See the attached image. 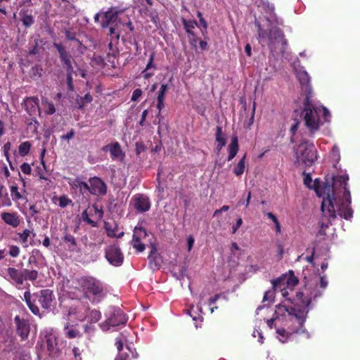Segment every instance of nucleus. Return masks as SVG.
Instances as JSON below:
<instances>
[{"label":"nucleus","instance_id":"22","mask_svg":"<svg viewBox=\"0 0 360 360\" xmlns=\"http://www.w3.org/2000/svg\"><path fill=\"white\" fill-rule=\"evenodd\" d=\"M20 20L23 26L26 28L30 27L35 22L32 11L29 9H21L19 12Z\"/></svg>","mask_w":360,"mask_h":360},{"label":"nucleus","instance_id":"60","mask_svg":"<svg viewBox=\"0 0 360 360\" xmlns=\"http://www.w3.org/2000/svg\"><path fill=\"white\" fill-rule=\"evenodd\" d=\"M72 353L76 360H82L80 350L78 347H74L72 349Z\"/></svg>","mask_w":360,"mask_h":360},{"label":"nucleus","instance_id":"8","mask_svg":"<svg viewBox=\"0 0 360 360\" xmlns=\"http://www.w3.org/2000/svg\"><path fill=\"white\" fill-rule=\"evenodd\" d=\"M118 12L112 8L103 12V20H101V26L103 28L109 27L110 34H115L117 40L119 39L120 32L118 25Z\"/></svg>","mask_w":360,"mask_h":360},{"label":"nucleus","instance_id":"21","mask_svg":"<svg viewBox=\"0 0 360 360\" xmlns=\"http://www.w3.org/2000/svg\"><path fill=\"white\" fill-rule=\"evenodd\" d=\"M24 300L30 309V310L37 316H40V310L36 304V299L34 297V293L31 295L30 291H25L24 292Z\"/></svg>","mask_w":360,"mask_h":360},{"label":"nucleus","instance_id":"64","mask_svg":"<svg viewBox=\"0 0 360 360\" xmlns=\"http://www.w3.org/2000/svg\"><path fill=\"white\" fill-rule=\"evenodd\" d=\"M115 360H129V355L127 354H120Z\"/></svg>","mask_w":360,"mask_h":360},{"label":"nucleus","instance_id":"44","mask_svg":"<svg viewBox=\"0 0 360 360\" xmlns=\"http://www.w3.org/2000/svg\"><path fill=\"white\" fill-rule=\"evenodd\" d=\"M82 218L84 221L87 224L91 225L93 227H96L97 226V222L91 220L89 217L86 210H84L82 213Z\"/></svg>","mask_w":360,"mask_h":360},{"label":"nucleus","instance_id":"20","mask_svg":"<svg viewBox=\"0 0 360 360\" xmlns=\"http://www.w3.org/2000/svg\"><path fill=\"white\" fill-rule=\"evenodd\" d=\"M25 110L30 115L33 116L39 112V99L37 97H27L23 103Z\"/></svg>","mask_w":360,"mask_h":360},{"label":"nucleus","instance_id":"26","mask_svg":"<svg viewBox=\"0 0 360 360\" xmlns=\"http://www.w3.org/2000/svg\"><path fill=\"white\" fill-rule=\"evenodd\" d=\"M297 79L300 81V84L304 88L305 87L306 94L310 91L311 95L312 94L311 89L309 86L310 77L306 71H300L297 74Z\"/></svg>","mask_w":360,"mask_h":360},{"label":"nucleus","instance_id":"57","mask_svg":"<svg viewBox=\"0 0 360 360\" xmlns=\"http://www.w3.org/2000/svg\"><path fill=\"white\" fill-rule=\"evenodd\" d=\"M294 121H295V122L291 126L290 129V131L292 136H294L296 134L298 127H299V124H300V122L298 120L295 119Z\"/></svg>","mask_w":360,"mask_h":360},{"label":"nucleus","instance_id":"12","mask_svg":"<svg viewBox=\"0 0 360 360\" xmlns=\"http://www.w3.org/2000/svg\"><path fill=\"white\" fill-rule=\"evenodd\" d=\"M14 322L16 327V333L21 338L25 340L28 338L30 331V325L28 320L20 318V316H15Z\"/></svg>","mask_w":360,"mask_h":360},{"label":"nucleus","instance_id":"16","mask_svg":"<svg viewBox=\"0 0 360 360\" xmlns=\"http://www.w3.org/2000/svg\"><path fill=\"white\" fill-rule=\"evenodd\" d=\"M101 150L103 152L109 151L112 160H122L125 157V153L117 141L103 146Z\"/></svg>","mask_w":360,"mask_h":360},{"label":"nucleus","instance_id":"58","mask_svg":"<svg viewBox=\"0 0 360 360\" xmlns=\"http://www.w3.org/2000/svg\"><path fill=\"white\" fill-rule=\"evenodd\" d=\"M75 131L73 129H71L70 130V131H68L66 134H64L63 136H60V139L62 140H70L71 139H72L75 136Z\"/></svg>","mask_w":360,"mask_h":360},{"label":"nucleus","instance_id":"30","mask_svg":"<svg viewBox=\"0 0 360 360\" xmlns=\"http://www.w3.org/2000/svg\"><path fill=\"white\" fill-rule=\"evenodd\" d=\"M64 332L65 336L70 339L80 338L82 336L80 331L73 326H70L69 323H67L64 326Z\"/></svg>","mask_w":360,"mask_h":360},{"label":"nucleus","instance_id":"3","mask_svg":"<svg viewBox=\"0 0 360 360\" xmlns=\"http://www.w3.org/2000/svg\"><path fill=\"white\" fill-rule=\"evenodd\" d=\"M77 283L84 297L92 303H98L103 299V285L97 278L89 276H82L77 279Z\"/></svg>","mask_w":360,"mask_h":360},{"label":"nucleus","instance_id":"17","mask_svg":"<svg viewBox=\"0 0 360 360\" xmlns=\"http://www.w3.org/2000/svg\"><path fill=\"white\" fill-rule=\"evenodd\" d=\"M132 200L134 201V207L139 212H145L150 208V201L149 198L142 193L135 195Z\"/></svg>","mask_w":360,"mask_h":360},{"label":"nucleus","instance_id":"52","mask_svg":"<svg viewBox=\"0 0 360 360\" xmlns=\"http://www.w3.org/2000/svg\"><path fill=\"white\" fill-rule=\"evenodd\" d=\"M20 169L25 174H30L32 172L30 165L27 162H24L21 165Z\"/></svg>","mask_w":360,"mask_h":360},{"label":"nucleus","instance_id":"50","mask_svg":"<svg viewBox=\"0 0 360 360\" xmlns=\"http://www.w3.org/2000/svg\"><path fill=\"white\" fill-rule=\"evenodd\" d=\"M67 72V83L68 86V89L71 91L73 90V80H72V73L73 72H70L69 70H66Z\"/></svg>","mask_w":360,"mask_h":360},{"label":"nucleus","instance_id":"40","mask_svg":"<svg viewBox=\"0 0 360 360\" xmlns=\"http://www.w3.org/2000/svg\"><path fill=\"white\" fill-rule=\"evenodd\" d=\"M11 193L12 198L14 201L19 200L23 198L22 195L18 191V187L17 185H12L11 186Z\"/></svg>","mask_w":360,"mask_h":360},{"label":"nucleus","instance_id":"31","mask_svg":"<svg viewBox=\"0 0 360 360\" xmlns=\"http://www.w3.org/2000/svg\"><path fill=\"white\" fill-rule=\"evenodd\" d=\"M104 229L108 237L115 238L117 236L118 225L115 221H105Z\"/></svg>","mask_w":360,"mask_h":360},{"label":"nucleus","instance_id":"63","mask_svg":"<svg viewBox=\"0 0 360 360\" xmlns=\"http://www.w3.org/2000/svg\"><path fill=\"white\" fill-rule=\"evenodd\" d=\"M1 204H2L3 206H7V207H10L12 205L11 201L9 197H8V193L5 194L4 198V200H3Z\"/></svg>","mask_w":360,"mask_h":360},{"label":"nucleus","instance_id":"25","mask_svg":"<svg viewBox=\"0 0 360 360\" xmlns=\"http://www.w3.org/2000/svg\"><path fill=\"white\" fill-rule=\"evenodd\" d=\"M63 241L67 245L70 252H78L77 242L74 236L66 233L62 238Z\"/></svg>","mask_w":360,"mask_h":360},{"label":"nucleus","instance_id":"42","mask_svg":"<svg viewBox=\"0 0 360 360\" xmlns=\"http://www.w3.org/2000/svg\"><path fill=\"white\" fill-rule=\"evenodd\" d=\"M276 288H272L271 290L265 292L263 297V302H273L275 296Z\"/></svg>","mask_w":360,"mask_h":360},{"label":"nucleus","instance_id":"47","mask_svg":"<svg viewBox=\"0 0 360 360\" xmlns=\"http://www.w3.org/2000/svg\"><path fill=\"white\" fill-rule=\"evenodd\" d=\"M154 58H155V53H151L150 55V57H149V60L146 65V67L145 70L142 72V73L146 72V71H148V70H150L151 68H153V69L156 68V65L153 63Z\"/></svg>","mask_w":360,"mask_h":360},{"label":"nucleus","instance_id":"38","mask_svg":"<svg viewBox=\"0 0 360 360\" xmlns=\"http://www.w3.org/2000/svg\"><path fill=\"white\" fill-rule=\"evenodd\" d=\"M109 52L107 53L106 60L108 62L114 63V60L115 58L116 54L117 53V51L112 47V41L108 44Z\"/></svg>","mask_w":360,"mask_h":360},{"label":"nucleus","instance_id":"39","mask_svg":"<svg viewBox=\"0 0 360 360\" xmlns=\"http://www.w3.org/2000/svg\"><path fill=\"white\" fill-rule=\"evenodd\" d=\"M25 280L34 281L38 277V271L37 270L24 269Z\"/></svg>","mask_w":360,"mask_h":360},{"label":"nucleus","instance_id":"4","mask_svg":"<svg viewBox=\"0 0 360 360\" xmlns=\"http://www.w3.org/2000/svg\"><path fill=\"white\" fill-rule=\"evenodd\" d=\"M318 110L311 103V92L309 91L304 101V109L302 115L303 116L305 126L311 134L316 131L320 127Z\"/></svg>","mask_w":360,"mask_h":360},{"label":"nucleus","instance_id":"29","mask_svg":"<svg viewBox=\"0 0 360 360\" xmlns=\"http://www.w3.org/2000/svg\"><path fill=\"white\" fill-rule=\"evenodd\" d=\"M292 330H295V328L290 327L288 328V330H286L285 328H277L276 333L278 335L279 340L283 343L286 342L291 335L296 333L295 332H292Z\"/></svg>","mask_w":360,"mask_h":360},{"label":"nucleus","instance_id":"36","mask_svg":"<svg viewBox=\"0 0 360 360\" xmlns=\"http://www.w3.org/2000/svg\"><path fill=\"white\" fill-rule=\"evenodd\" d=\"M101 317V314L100 311L94 309L91 311L87 316L88 321L90 323H96L98 322Z\"/></svg>","mask_w":360,"mask_h":360},{"label":"nucleus","instance_id":"46","mask_svg":"<svg viewBox=\"0 0 360 360\" xmlns=\"http://www.w3.org/2000/svg\"><path fill=\"white\" fill-rule=\"evenodd\" d=\"M43 69L39 65L33 66L31 69V74L32 77H40L42 74Z\"/></svg>","mask_w":360,"mask_h":360},{"label":"nucleus","instance_id":"18","mask_svg":"<svg viewBox=\"0 0 360 360\" xmlns=\"http://www.w3.org/2000/svg\"><path fill=\"white\" fill-rule=\"evenodd\" d=\"M126 322V316L120 309L115 310L106 320V323L113 327L124 325Z\"/></svg>","mask_w":360,"mask_h":360},{"label":"nucleus","instance_id":"41","mask_svg":"<svg viewBox=\"0 0 360 360\" xmlns=\"http://www.w3.org/2000/svg\"><path fill=\"white\" fill-rule=\"evenodd\" d=\"M46 342L48 350L49 352H53L54 350L55 346L57 345L56 338L54 336L50 335L46 338Z\"/></svg>","mask_w":360,"mask_h":360},{"label":"nucleus","instance_id":"10","mask_svg":"<svg viewBox=\"0 0 360 360\" xmlns=\"http://www.w3.org/2000/svg\"><path fill=\"white\" fill-rule=\"evenodd\" d=\"M271 283L274 288H279L285 283L288 288H292L298 284L299 280L295 276L293 271L290 270L288 274H283L279 278L272 280Z\"/></svg>","mask_w":360,"mask_h":360},{"label":"nucleus","instance_id":"14","mask_svg":"<svg viewBox=\"0 0 360 360\" xmlns=\"http://www.w3.org/2000/svg\"><path fill=\"white\" fill-rule=\"evenodd\" d=\"M89 193L94 195H105L107 193V186L99 177L94 176L89 179Z\"/></svg>","mask_w":360,"mask_h":360},{"label":"nucleus","instance_id":"7","mask_svg":"<svg viewBox=\"0 0 360 360\" xmlns=\"http://www.w3.org/2000/svg\"><path fill=\"white\" fill-rule=\"evenodd\" d=\"M321 295L320 291L311 285H305L295 293L293 299L295 304L302 307H308L311 304L312 298L315 299Z\"/></svg>","mask_w":360,"mask_h":360},{"label":"nucleus","instance_id":"45","mask_svg":"<svg viewBox=\"0 0 360 360\" xmlns=\"http://www.w3.org/2000/svg\"><path fill=\"white\" fill-rule=\"evenodd\" d=\"M59 206L62 208L67 207L69 204L72 203V200L66 195H62L58 199Z\"/></svg>","mask_w":360,"mask_h":360},{"label":"nucleus","instance_id":"33","mask_svg":"<svg viewBox=\"0 0 360 360\" xmlns=\"http://www.w3.org/2000/svg\"><path fill=\"white\" fill-rule=\"evenodd\" d=\"M246 155H244L243 157L239 160L237 165L233 169V173L237 176H241L245 168V160Z\"/></svg>","mask_w":360,"mask_h":360},{"label":"nucleus","instance_id":"59","mask_svg":"<svg viewBox=\"0 0 360 360\" xmlns=\"http://www.w3.org/2000/svg\"><path fill=\"white\" fill-rule=\"evenodd\" d=\"M243 224V219L241 217H239L237 220H236V222L234 225H233L232 226V233H235L237 230L239 229V227L242 225Z\"/></svg>","mask_w":360,"mask_h":360},{"label":"nucleus","instance_id":"9","mask_svg":"<svg viewBox=\"0 0 360 360\" xmlns=\"http://www.w3.org/2000/svg\"><path fill=\"white\" fill-rule=\"evenodd\" d=\"M105 257L110 264L115 266H121L124 261L123 254L119 246L116 244L106 247L105 250Z\"/></svg>","mask_w":360,"mask_h":360},{"label":"nucleus","instance_id":"6","mask_svg":"<svg viewBox=\"0 0 360 360\" xmlns=\"http://www.w3.org/2000/svg\"><path fill=\"white\" fill-rule=\"evenodd\" d=\"M278 310L284 311L288 313V314L294 318L298 323V326L295 328V332L297 333H302L305 331L304 328V324L306 321L307 315L309 312L307 307H303V309H297L292 307H287L285 305L278 304L277 306Z\"/></svg>","mask_w":360,"mask_h":360},{"label":"nucleus","instance_id":"54","mask_svg":"<svg viewBox=\"0 0 360 360\" xmlns=\"http://www.w3.org/2000/svg\"><path fill=\"white\" fill-rule=\"evenodd\" d=\"M142 95V90L141 89H136L131 95V101H136Z\"/></svg>","mask_w":360,"mask_h":360},{"label":"nucleus","instance_id":"49","mask_svg":"<svg viewBox=\"0 0 360 360\" xmlns=\"http://www.w3.org/2000/svg\"><path fill=\"white\" fill-rule=\"evenodd\" d=\"M20 248L17 245H11L9 247L8 254L12 257H17L20 254Z\"/></svg>","mask_w":360,"mask_h":360},{"label":"nucleus","instance_id":"5","mask_svg":"<svg viewBox=\"0 0 360 360\" xmlns=\"http://www.w3.org/2000/svg\"><path fill=\"white\" fill-rule=\"evenodd\" d=\"M295 156V165L297 167H310L316 159V149L313 143L304 142L298 146Z\"/></svg>","mask_w":360,"mask_h":360},{"label":"nucleus","instance_id":"11","mask_svg":"<svg viewBox=\"0 0 360 360\" xmlns=\"http://www.w3.org/2000/svg\"><path fill=\"white\" fill-rule=\"evenodd\" d=\"M53 46L56 49L59 54V58L66 70L74 72L72 60V57L70 52L65 50V48L61 44L53 43Z\"/></svg>","mask_w":360,"mask_h":360},{"label":"nucleus","instance_id":"13","mask_svg":"<svg viewBox=\"0 0 360 360\" xmlns=\"http://www.w3.org/2000/svg\"><path fill=\"white\" fill-rule=\"evenodd\" d=\"M34 297L36 303L39 302L43 309H48L51 306L54 296L51 290L44 289L41 290L39 293H34Z\"/></svg>","mask_w":360,"mask_h":360},{"label":"nucleus","instance_id":"19","mask_svg":"<svg viewBox=\"0 0 360 360\" xmlns=\"http://www.w3.org/2000/svg\"><path fill=\"white\" fill-rule=\"evenodd\" d=\"M7 274L9 278L17 285H22L25 281L24 269H18L14 267H8Z\"/></svg>","mask_w":360,"mask_h":360},{"label":"nucleus","instance_id":"37","mask_svg":"<svg viewBox=\"0 0 360 360\" xmlns=\"http://www.w3.org/2000/svg\"><path fill=\"white\" fill-rule=\"evenodd\" d=\"M42 105L44 108V112L46 115H53L56 112V108L53 103L50 101H43Z\"/></svg>","mask_w":360,"mask_h":360},{"label":"nucleus","instance_id":"27","mask_svg":"<svg viewBox=\"0 0 360 360\" xmlns=\"http://www.w3.org/2000/svg\"><path fill=\"white\" fill-rule=\"evenodd\" d=\"M215 136L216 141L217 142L216 149L217 150L218 152H219L226 143V140L224 135L223 134L221 127L217 126Z\"/></svg>","mask_w":360,"mask_h":360},{"label":"nucleus","instance_id":"32","mask_svg":"<svg viewBox=\"0 0 360 360\" xmlns=\"http://www.w3.org/2000/svg\"><path fill=\"white\" fill-rule=\"evenodd\" d=\"M32 144L30 141H26L20 144L18 146V152L21 157H25L29 154Z\"/></svg>","mask_w":360,"mask_h":360},{"label":"nucleus","instance_id":"24","mask_svg":"<svg viewBox=\"0 0 360 360\" xmlns=\"http://www.w3.org/2000/svg\"><path fill=\"white\" fill-rule=\"evenodd\" d=\"M168 89V85L167 84H162L160 88V90L158 91V98H157V108L158 109V114L157 115L158 117H160L161 116L160 112L161 110L164 108L165 104H164V100L165 94Z\"/></svg>","mask_w":360,"mask_h":360},{"label":"nucleus","instance_id":"15","mask_svg":"<svg viewBox=\"0 0 360 360\" xmlns=\"http://www.w3.org/2000/svg\"><path fill=\"white\" fill-rule=\"evenodd\" d=\"M146 236L147 232L144 228L136 226L134 230V234L131 240L132 247L140 252H143L145 250L146 246L141 242V240Z\"/></svg>","mask_w":360,"mask_h":360},{"label":"nucleus","instance_id":"55","mask_svg":"<svg viewBox=\"0 0 360 360\" xmlns=\"http://www.w3.org/2000/svg\"><path fill=\"white\" fill-rule=\"evenodd\" d=\"M11 144L10 142H6L3 147L4 155L8 161H9V150L11 149Z\"/></svg>","mask_w":360,"mask_h":360},{"label":"nucleus","instance_id":"48","mask_svg":"<svg viewBox=\"0 0 360 360\" xmlns=\"http://www.w3.org/2000/svg\"><path fill=\"white\" fill-rule=\"evenodd\" d=\"M32 232L29 229H25L22 233H18L19 238L22 243H27L28 237Z\"/></svg>","mask_w":360,"mask_h":360},{"label":"nucleus","instance_id":"34","mask_svg":"<svg viewBox=\"0 0 360 360\" xmlns=\"http://www.w3.org/2000/svg\"><path fill=\"white\" fill-rule=\"evenodd\" d=\"M182 22H183L184 29L186 30V31L188 34V35L189 36H195V33L191 30L195 28V26L197 25V22L195 20H187L184 19Z\"/></svg>","mask_w":360,"mask_h":360},{"label":"nucleus","instance_id":"51","mask_svg":"<svg viewBox=\"0 0 360 360\" xmlns=\"http://www.w3.org/2000/svg\"><path fill=\"white\" fill-rule=\"evenodd\" d=\"M149 266L151 269H159L160 266V263L157 261V257H153V258L148 257Z\"/></svg>","mask_w":360,"mask_h":360},{"label":"nucleus","instance_id":"62","mask_svg":"<svg viewBox=\"0 0 360 360\" xmlns=\"http://www.w3.org/2000/svg\"><path fill=\"white\" fill-rule=\"evenodd\" d=\"M148 110H144L142 112L141 117V120L139 121V124L141 126H143L145 124V121H146V117L148 115Z\"/></svg>","mask_w":360,"mask_h":360},{"label":"nucleus","instance_id":"61","mask_svg":"<svg viewBox=\"0 0 360 360\" xmlns=\"http://www.w3.org/2000/svg\"><path fill=\"white\" fill-rule=\"evenodd\" d=\"M304 174L305 175L304 178V184L309 188H311V183L312 181V179L309 174H305L304 172Z\"/></svg>","mask_w":360,"mask_h":360},{"label":"nucleus","instance_id":"53","mask_svg":"<svg viewBox=\"0 0 360 360\" xmlns=\"http://www.w3.org/2000/svg\"><path fill=\"white\" fill-rule=\"evenodd\" d=\"M146 150V147L143 143L136 142L135 145V151L136 155H140L141 153L144 152Z\"/></svg>","mask_w":360,"mask_h":360},{"label":"nucleus","instance_id":"2","mask_svg":"<svg viewBox=\"0 0 360 360\" xmlns=\"http://www.w3.org/2000/svg\"><path fill=\"white\" fill-rule=\"evenodd\" d=\"M255 24L257 27L259 39L266 43L271 52L280 53L283 55L288 46V41L285 38L283 32L277 27H274L269 30H263L261 24L257 20H255Z\"/></svg>","mask_w":360,"mask_h":360},{"label":"nucleus","instance_id":"56","mask_svg":"<svg viewBox=\"0 0 360 360\" xmlns=\"http://www.w3.org/2000/svg\"><path fill=\"white\" fill-rule=\"evenodd\" d=\"M81 100L82 104L79 105L80 108H82L86 103L91 102L92 96L89 94H86L84 97L81 98Z\"/></svg>","mask_w":360,"mask_h":360},{"label":"nucleus","instance_id":"23","mask_svg":"<svg viewBox=\"0 0 360 360\" xmlns=\"http://www.w3.org/2000/svg\"><path fill=\"white\" fill-rule=\"evenodd\" d=\"M1 219L8 225L14 228L20 224V218L17 212H2L1 214Z\"/></svg>","mask_w":360,"mask_h":360},{"label":"nucleus","instance_id":"1","mask_svg":"<svg viewBox=\"0 0 360 360\" xmlns=\"http://www.w3.org/2000/svg\"><path fill=\"white\" fill-rule=\"evenodd\" d=\"M349 177L340 175L333 178V184L326 183L323 186V197L321 203V211L329 219H335L337 214L346 220L353 217L351 207V195L347 187Z\"/></svg>","mask_w":360,"mask_h":360},{"label":"nucleus","instance_id":"28","mask_svg":"<svg viewBox=\"0 0 360 360\" xmlns=\"http://www.w3.org/2000/svg\"><path fill=\"white\" fill-rule=\"evenodd\" d=\"M229 155L227 158L228 161H231L236 155L238 151V141L237 136H234L231 139V142L228 148Z\"/></svg>","mask_w":360,"mask_h":360},{"label":"nucleus","instance_id":"35","mask_svg":"<svg viewBox=\"0 0 360 360\" xmlns=\"http://www.w3.org/2000/svg\"><path fill=\"white\" fill-rule=\"evenodd\" d=\"M74 185L77 188H79L82 193H84L86 191L89 192L90 185L84 181L79 180V179H76L75 180Z\"/></svg>","mask_w":360,"mask_h":360},{"label":"nucleus","instance_id":"43","mask_svg":"<svg viewBox=\"0 0 360 360\" xmlns=\"http://www.w3.org/2000/svg\"><path fill=\"white\" fill-rule=\"evenodd\" d=\"M65 38L68 41H75L78 44L82 45V42L76 37V33L66 30L65 31Z\"/></svg>","mask_w":360,"mask_h":360}]
</instances>
